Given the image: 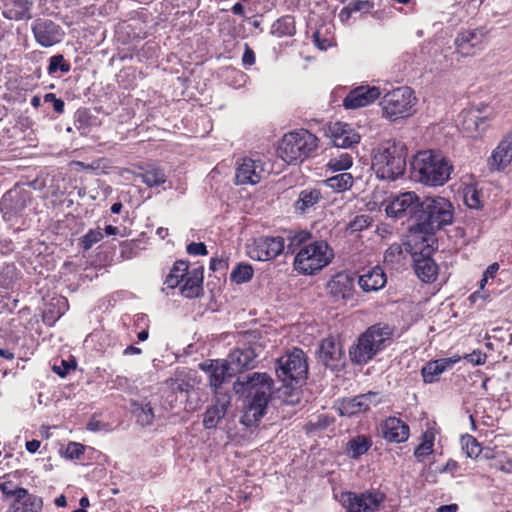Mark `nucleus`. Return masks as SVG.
Segmentation results:
<instances>
[{
    "mask_svg": "<svg viewBox=\"0 0 512 512\" xmlns=\"http://www.w3.org/2000/svg\"><path fill=\"white\" fill-rule=\"evenodd\" d=\"M381 95L380 89L376 86L361 85L352 89L343 100L346 109H357L365 107L377 100Z\"/></svg>",
    "mask_w": 512,
    "mask_h": 512,
    "instance_id": "dca6fc26",
    "label": "nucleus"
},
{
    "mask_svg": "<svg viewBox=\"0 0 512 512\" xmlns=\"http://www.w3.org/2000/svg\"><path fill=\"white\" fill-rule=\"evenodd\" d=\"M328 166L335 171L347 170L352 166V157L348 153H342L330 159Z\"/></svg>",
    "mask_w": 512,
    "mask_h": 512,
    "instance_id": "de8ad7c7",
    "label": "nucleus"
},
{
    "mask_svg": "<svg viewBox=\"0 0 512 512\" xmlns=\"http://www.w3.org/2000/svg\"><path fill=\"white\" fill-rule=\"evenodd\" d=\"M187 268V261L183 259L177 260L171 269L170 274L166 277L164 282L165 287L162 288V291L168 295L169 293L166 291L167 289L176 288L184 279V272L187 271Z\"/></svg>",
    "mask_w": 512,
    "mask_h": 512,
    "instance_id": "e433bc0d",
    "label": "nucleus"
},
{
    "mask_svg": "<svg viewBox=\"0 0 512 512\" xmlns=\"http://www.w3.org/2000/svg\"><path fill=\"white\" fill-rule=\"evenodd\" d=\"M71 66L65 61L64 56L61 54L54 55L49 59V65L47 68L48 74L52 75L58 70L66 74L70 71Z\"/></svg>",
    "mask_w": 512,
    "mask_h": 512,
    "instance_id": "a18cd8bd",
    "label": "nucleus"
},
{
    "mask_svg": "<svg viewBox=\"0 0 512 512\" xmlns=\"http://www.w3.org/2000/svg\"><path fill=\"white\" fill-rule=\"evenodd\" d=\"M343 350L339 341L333 337L325 338L319 346V359L331 369H336L342 364Z\"/></svg>",
    "mask_w": 512,
    "mask_h": 512,
    "instance_id": "a211bd4d",
    "label": "nucleus"
},
{
    "mask_svg": "<svg viewBox=\"0 0 512 512\" xmlns=\"http://www.w3.org/2000/svg\"><path fill=\"white\" fill-rule=\"evenodd\" d=\"M41 508L40 498L28 495L25 489H19L18 498L10 506L8 512H40Z\"/></svg>",
    "mask_w": 512,
    "mask_h": 512,
    "instance_id": "7c9ffc66",
    "label": "nucleus"
},
{
    "mask_svg": "<svg viewBox=\"0 0 512 512\" xmlns=\"http://www.w3.org/2000/svg\"><path fill=\"white\" fill-rule=\"evenodd\" d=\"M182 282L183 285L180 287L182 296L189 299L199 297L203 291V267L194 266L190 268L188 266L187 271L184 272Z\"/></svg>",
    "mask_w": 512,
    "mask_h": 512,
    "instance_id": "aec40b11",
    "label": "nucleus"
},
{
    "mask_svg": "<svg viewBox=\"0 0 512 512\" xmlns=\"http://www.w3.org/2000/svg\"><path fill=\"white\" fill-rule=\"evenodd\" d=\"M186 252L189 255L195 256H205L208 253L206 245L202 242H191L190 244L187 245Z\"/></svg>",
    "mask_w": 512,
    "mask_h": 512,
    "instance_id": "5fc2aeb1",
    "label": "nucleus"
},
{
    "mask_svg": "<svg viewBox=\"0 0 512 512\" xmlns=\"http://www.w3.org/2000/svg\"><path fill=\"white\" fill-rule=\"evenodd\" d=\"M512 161V129L503 137L487 160L490 171H503Z\"/></svg>",
    "mask_w": 512,
    "mask_h": 512,
    "instance_id": "2eb2a0df",
    "label": "nucleus"
},
{
    "mask_svg": "<svg viewBox=\"0 0 512 512\" xmlns=\"http://www.w3.org/2000/svg\"><path fill=\"white\" fill-rule=\"evenodd\" d=\"M453 220L454 207L448 199L441 196L425 197L416 224H409V235L403 248L392 245L384 256H394L396 252L402 254L403 249L410 256H432L438 246L435 233L451 225Z\"/></svg>",
    "mask_w": 512,
    "mask_h": 512,
    "instance_id": "f257e3e1",
    "label": "nucleus"
},
{
    "mask_svg": "<svg viewBox=\"0 0 512 512\" xmlns=\"http://www.w3.org/2000/svg\"><path fill=\"white\" fill-rule=\"evenodd\" d=\"M234 389L237 393L247 392L251 397L241 417V423L247 427L257 425L266 413L273 389L272 378L267 373L254 372L238 378Z\"/></svg>",
    "mask_w": 512,
    "mask_h": 512,
    "instance_id": "f03ea898",
    "label": "nucleus"
},
{
    "mask_svg": "<svg viewBox=\"0 0 512 512\" xmlns=\"http://www.w3.org/2000/svg\"><path fill=\"white\" fill-rule=\"evenodd\" d=\"M372 223V218L369 215H358L350 223L348 228L351 232L362 231L369 227Z\"/></svg>",
    "mask_w": 512,
    "mask_h": 512,
    "instance_id": "8fccbe9b",
    "label": "nucleus"
},
{
    "mask_svg": "<svg viewBox=\"0 0 512 512\" xmlns=\"http://www.w3.org/2000/svg\"><path fill=\"white\" fill-rule=\"evenodd\" d=\"M330 295L336 300H348L353 296L354 277L347 273H338L327 284Z\"/></svg>",
    "mask_w": 512,
    "mask_h": 512,
    "instance_id": "5701e85b",
    "label": "nucleus"
},
{
    "mask_svg": "<svg viewBox=\"0 0 512 512\" xmlns=\"http://www.w3.org/2000/svg\"><path fill=\"white\" fill-rule=\"evenodd\" d=\"M327 185L336 191H345L353 184V177L350 173H340L326 180Z\"/></svg>",
    "mask_w": 512,
    "mask_h": 512,
    "instance_id": "a19ab883",
    "label": "nucleus"
},
{
    "mask_svg": "<svg viewBox=\"0 0 512 512\" xmlns=\"http://www.w3.org/2000/svg\"><path fill=\"white\" fill-rule=\"evenodd\" d=\"M133 414L137 423L142 426L151 425L154 419V411L150 402H134L132 404Z\"/></svg>",
    "mask_w": 512,
    "mask_h": 512,
    "instance_id": "58836bf2",
    "label": "nucleus"
},
{
    "mask_svg": "<svg viewBox=\"0 0 512 512\" xmlns=\"http://www.w3.org/2000/svg\"><path fill=\"white\" fill-rule=\"evenodd\" d=\"M490 297V294L487 292V291H484V290H478V291H475L473 292L470 296H469V301L472 303V304H475L477 303L479 300H481L482 302H485L489 299Z\"/></svg>",
    "mask_w": 512,
    "mask_h": 512,
    "instance_id": "052dcab7",
    "label": "nucleus"
},
{
    "mask_svg": "<svg viewBox=\"0 0 512 512\" xmlns=\"http://www.w3.org/2000/svg\"><path fill=\"white\" fill-rule=\"evenodd\" d=\"M392 328L388 324L377 323L361 334L355 344L349 349L350 359L355 364H366L385 348L391 340Z\"/></svg>",
    "mask_w": 512,
    "mask_h": 512,
    "instance_id": "39448f33",
    "label": "nucleus"
},
{
    "mask_svg": "<svg viewBox=\"0 0 512 512\" xmlns=\"http://www.w3.org/2000/svg\"><path fill=\"white\" fill-rule=\"evenodd\" d=\"M273 32L279 37L293 35L295 33L294 18L291 16H284L278 19L273 24Z\"/></svg>",
    "mask_w": 512,
    "mask_h": 512,
    "instance_id": "79ce46f5",
    "label": "nucleus"
},
{
    "mask_svg": "<svg viewBox=\"0 0 512 512\" xmlns=\"http://www.w3.org/2000/svg\"><path fill=\"white\" fill-rule=\"evenodd\" d=\"M342 499L346 512H377L385 496L379 491L367 490L361 493L346 492Z\"/></svg>",
    "mask_w": 512,
    "mask_h": 512,
    "instance_id": "9b49d317",
    "label": "nucleus"
},
{
    "mask_svg": "<svg viewBox=\"0 0 512 512\" xmlns=\"http://www.w3.org/2000/svg\"><path fill=\"white\" fill-rule=\"evenodd\" d=\"M372 446V440L365 435L350 439L346 445V453L350 458L357 459L367 453Z\"/></svg>",
    "mask_w": 512,
    "mask_h": 512,
    "instance_id": "c9c22d12",
    "label": "nucleus"
},
{
    "mask_svg": "<svg viewBox=\"0 0 512 512\" xmlns=\"http://www.w3.org/2000/svg\"><path fill=\"white\" fill-rule=\"evenodd\" d=\"M465 202L469 208L478 209L481 207L479 195L475 190L465 195Z\"/></svg>",
    "mask_w": 512,
    "mask_h": 512,
    "instance_id": "4d7b16f0",
    "label": "nucleus"
},
{
    "mask_svg": "<svg viewBox=\"0 0 512 512\" xmlns=\"http://www.w3.org/2000/svg\"><path fill=\"white\" fill-rule=\"evenodd\" d=\"M313 39H314V43L315 45L321 49V50H326L330 45L331 43L329 42V40L327 39H321L320 37V32L319 31H316L314 34H313Z\"/></svg>",
    "mask_w": 512,
    "mask_h": 512,
    "instance_id": "0e129e2a",
    "label": "nucleus"
},
{
    "mask_svg": "<svg viewBox=\"0 0 512 512\" xmlns=\"http://www.w3.org/2000/svg\"><path fill=\"white\" fill-rule=\"evenodd\" d=\"M85 450L84 445L77 442H69L64 450V457L70 460L79 459Z\"/></svg>",
    "mask_w": 512,
    "mask_h": 512,
    "instance_id": "3c124183",
    "label": "nucleus"
},
{
    "mask_svg": "<svg viewBox=\"0 0 512 512\" xmlns=\"http://www.w3.org/2000/svg\"><path fill=\"white\" fill-rule=\"evenodd\" d=\"M203 371L208 374L210 386L217 389L234 373L225 360H210L200 364Z\"/></svg>",
    "mask_w": 512,
    "mask_h": 512,
    "instance_id": "4be33fe9",
    "label": "nucleus"
},
{
    "mask_svg": "<svg viewBox=\"0 0 512 512\" xmlns=\"http://www.w3.org/2000/svg\"><path fill=\"white\" fill-rule=\"evenodd\" d=\"M414 271L424 283H433L438 276L439 267L434 258H415Z\"/></svg>",
    "mask_w": 512,
    "mask_h": 512,
    "instance_id": "473e14b6",
    "label": "nucleus"
},
{
    "mask_svg": "<svg viewBox=\"0 0 512 512\" xmlns=\"http://www.w3.org/2000/svg\"><path fill=\"white\" fill-rule=\"evenodd\" d=\"M386 281L385 273L379 266L373 267L358 278V284L364 292L378 291L385 286Z\"/></svg>",
    "mask_w": 512,
    "mask_h": 512,
    "instance_id": "cd10ccee",
    "label": "nucleus"
},
{
    "mask_svg": "<svg viewBox=\"0 0 512 512\" xmlns=\"http://www.w3.org/2000/svg\"><path fill=\"white\" fill-rule=\"evenodd\" d=\"M331 263V258H294V269L304 275H314Z\"/></svg>",
    "mask_w": 512,
    "mask_h": 512,
    "instance_id": "72a5a7b5",
    "label": "nucleus"
},
{
    "mask_svg": "<svg viewBox=\"0 0 512 512\" xmlns=\"http://www.w3.org/2000/svg\"><path fill=\"white\" fill-rule=\"evenodd\" d=\"M87 430L91 432H99L108 430V424L104 423L100 420H97L95 417H92L89 422L87 423Z\"/></svg>",
    "mask_w": 512,
    "mask_h": 512,
    "instance_id": "13d9d810",
    "label": "nucleus"
},
{
    "mask_svg": "<svg viewBox=\"0 0 512 512\" xmlns=\"http://www.w3.org/2000/svg\"><path fill=\"white\" fill-rule=\"evenodd\" d=\"M22 209V206L13 205V196L11 192L6 193L1 200V210L5 214L14 215L17 214Z\"/></svg>",
    "mask_w": 512,
    "mask_h": 512,
    "instance_id": "603ef678",
    "label": "nucleus"
},
{
    "mask_svg": "<svg viewBox=\"0 0 512 512\" xmlns=\"http://www.w3.org/2000/svg\"><path fill=\"white\" fill-rule=\"evenodd\" d=\"M0 489L5 495H16L18 497V490L20 488H15L10 481H2L0 482Z\"/></svg>",
    "mask_w": 512,
    "mask_h": 512,
    "instance_id": "680f3d73",
    "label": "nucleus"
},
{
    "mask_svg": "<svg viewBox=\"0 0 512 512\" xmlns=\"http://www.w3.org/2000/svg\"><path fill=\"white\" fill-rule=\"evenodd\" d=\"M461 444H462V449L465 451L466 455L470 458L477 457L481 452L480 444L471 435L463 436L461 438Z\"/></svg>",
    "mask_w": 512,
    "mask_h": 512,
    "instance_id": "49530a36",
    "label": "nucleus"
},
{
    "mask_svg": "<svg viewBox=\"0 0 512 512\" xmlns=\"http://www.w3.org/2000/svg\"><path fill=\"white\" fill-rule=\"evenodd\" d=\"M255 53L248 44L244 46V53L242 56V64L244 66H251L255 63Z\"/></svg>",
    "mask_w": 512,
    "mask_h": 512,
    "instance_id": "bf43d9fd",
    "label": "nucleus"
},
{
    "mask_svg": "<svg viewBox=\"0 0 512 512\" xmlns=\"http://www.w3.org/2000/svg\"><path fill=\"white\" fill-rule=\"evenodd\" d=\"M264 173L263 163L260 160L251 158H244L242 163L236 169V184H257L261 181L262 174Z\"/></svg>",
    "mask_w": 512,
    "mask_h": 512,
    "instance_id": "f3484780",
    "label": "nucleus"
},
{
    "mask_svg": "<svg viewBox=\"0 0 512 512\" xmlns=\"http://www.w3.org/2000/svg\"><path fill=\"white\" fill-rule=\"evenodd\" d=\"M490 466L491 468L502 471L504 473H512V463L509 461L503 463L502 461L496 460L492 462Z\"/></svg>",
    "mask_w": 512,
    "mask_h": 512,
    "instance_id": "e2e57ef3",
    "label": "nucleus"
},
{
    "mask_svg": "<svg viewBox=\"0 0 512 512\" xmlns=\"http://www.w3.org/2000/svg\"><path fill=\"white\" fill-rule=\"evenodd\" d=\"M329 130L333 144L338 148H350L360 141V135L350 124L337 122Z\"/></svg>",
    "mask_w": 512,
    "mask_h": 512,
    "instance_id": "6ab92c4d",
    "label": "nucleus"
},
{
    "mask_svg": "<svg viewBox=\"0 0 512 512\" xmlns=\"http://www.w3.org/2000/svg\"><path fill=\"white\" fill-rule=\"evenodd\" d=\"M485 33L482 29H472L460 32L455 45L462 56H473L484 48Z\"/></svg>",
    "mask_w": 512,
    "mask_h": 512,
    "instance_id": "4468645a",
    "label": "nucleus"
},
{
    "mask_svg": "<svg viewBox=\"0 0 512 512\" xmlns=\"http://www.w3.org/2000/svg\"><path fill=\"white\" fill-rule=\"evenodd\" d=\"M416 97L410 87L402 86L387 92L380 100L382 115L391 122L414 113Z\"/></svg>",
    "mask_w": 512,
    "mask_h": 512,
    "instance_id": "0eeeda50",
    "label": "nucleus"
},
{
    "mask_svg": "<svg viewBox=\"0 0 512 512\" xmlns=\"http://www.w3.org/2000/svg\"><path fill=\"white\" fill-rule=\"evenodd\" d=\"M435 436L433 432L426 431L422 435V442L418 445L414 451V455L417 458H423L430 455L433 452Z\"/></svg>",
    "mask_w": 512,
    "mask_h": 512,
    "instance_id": "37998d69",
    "label": "nucleus"
},
{
    "mask_svg": "<svg viewBox=\"0 0 512 512\" xmlns=\"http://www.w3.org/2000/svg\"><path fill=\"white\" fill-rule=\"evenodd\" d=\"M255 357L256 355L251 349H236L229 354L228 359L225 361L235 375L243 369L251 367Z\"/></svg>",
    "mask_w": 512,
    "mask_h": 512,
    "instance_id": "c85d7f7f",
    "label": "nucleus"
},
{
    "mask_svg": "<svg viewBox=\"0 0 512 512\" xmlns=\"http://www.w3.org/2000/svg\"><path fill=\"white\" fill-rule=\"evenodd\" d=\"M458 359L443 358L428 362L421 370V374L425 383H433L438 377L452 367Z\"/></svg>",
    "mask_w": 512,
    "mask_h": 512,
    "instance_id": "c756f323",
    "label": "nucleus"
},
{
    "mask_svg": "<svg viewBox=\"0 0 512 512\" xmlns=\"http://www.w3.org/2000/svg\"><path fill=\"white\" fill-rule=\"evenodd\" d=\"M486 120H487L486 117L480 116V110H478L477 112L469 111L463 117V121H462L463 130H465L471 134H474V133L480 134L481 132H483L485 130V127H481V125L483 123H485Z\"/></svg>",
    "mask_w": 512,
    "mask_h": 512,
    "instance_id": "4c0bfd02",
    "label": "nucleus"
},
{
    "mask_svg": "<svg viewBox=\"0 0 512 512\" xmlns=\"http://www.w3.org/2000/svg\"><path fill=\"white\" fill-rule=\"evenodd\" d=\"M452 171L451 161L432 150L418 152L411 162V177L427 186H442Z\"/></svg>",
    "mask_w": 512,
    "mask_h": 512,
    "instance_id": "7ed1b4c3",
    "label": "nucleus"
},
{
    "mask_svg": "<svg viewBox=\"0 0 512 512\" xmlns=\"http://www.w3.org/2000/svg\"><path fill=\"white\" fill-rule=\"evenodd\" d=\"M322 199L323 196L319 189H304L299 193L298 199L293 204L294 211L299 215L308 214L316 209Z\"/></svg>",
    "mask_w": 512,
    "mask_h": 512,
    "instance_id": "393cba45",
    "label": "nucleus"
},
{
    "mask_svg": "<svg viewBox=\"0 0 512 512\" xmlns=\"http://www.w3.org/2000/svg\"><path fill=\"white\" fill-rule=\"evenodd\" d=\"M308 373L307 357L302 349L294 348L278 358L276 375L285 386L298 385Z\"/></svg>",
    "mask_w": 512,
    "mask_h": 512,
    "instance_id": "6e6552de",
    "label": "nucleus"
},
{
    "mask_svg": "<svg viewBox=\"0 0 512 512\" xmlns=\"http://www.w3.org/2000/svg\"><path fill=\"white\" fill-rule=\"evenodd\" d=\"M498 270H499V264L493 263L487 267V269L484 271L483 275L488 279L494 278L495 275L497 274Z\"/></svg>",
    "mask_w": 512,
    "mask_h": 512,
    "instance_id": "338daca9",
    "label": "nucleus"
},
{
    "mask_svg": "<svg viewBox=\"0 0 512 512\" xmlns=\"http://www.w3.org/2000/svg\"><path fill=\"white\" fill-rule=\"evenodd\" d=\"M467 357L471 363L476 364V365L483 364L485 362V358H486L485 355H483L481 353H475V352L472 354H469Z\"/></svg>",
    "mask_w": 512,
    "mask_h": 512,
    "instance_id": "69168bd1",
    "label": "nucleus"
},
{
    "mask_svg": "<svg viewBox=\"0 0 512 512\" xmlns=\"http://www.w3.org/2000/svg\"><path fill=\"white\" fill-rule=\"evenodd\" d=\"M317 137L307 130L285 134L278 148L279 156L288 164L302 162L317 148Z\"/></svg>",
    "mask_w": 512,
    "mask_h": 512,
    "instance_id": "423d86ee",
    "label": "nucleus"
},
{
    "mask_svg": "<svg viewBox=\"0 0 512 512\" xmlns=\"http://www.w3.org/2000/svg\"><path fill=\"white\" fill-rule=\"evenodd\" d=\"M32 0H3L2 14L6 19L21 21L32 18Z\"/></svg>",
    "mask_w": 512,
    "mask_h": 512,
    "instance_id": "b1692460",
    "label": "nucleus"
},
{
    "mask_svg": "<svg viewBox=\"0 0 512 512\" xmlns=\"http://www.w3.org/2000/svg\"><path fill=\"white\" fill-rule=\"evenodd\" d=\"M422 200L413 192H403L393 196L385 207L386 215L395 220L410 221L416 224L417 214L420 213Z\"/></svg>",
    "mask_w": 512,
    "mask_h": 512,
    "instance_id": "1a4fd4ad",
    "label": "nucleus"
},
{
    "mask_svg": "<svg viewBox=\"0 0 512 512\" xmlns=\"http://www.w3.org/2000/svg\"><path fill=\"white\" fill-rule=\"evenodd\" d=\"M381 402V396L377 392L369 391L357 395L353 398H347L340 402L339 412L343 416H352L358 413L366 412L371 407H375Z\"/></svg>",
    "mask_w": 512,
    "mask_h": 512,
    "instance_id": "ddd939ff",
    "label": "nucleus"
},
{
    "mask_svg": "<svg viewBox=\"0 0 512 512\" xmlns=\"http://www.w3.org/2000/svg\"><path fill=\"white\" fill-rule=\"evenodd\" d=\"M68 310V301L65 297L56 296L46 304L43 311V321L52 326Z\"/></svg>",
    "mask_w": 512,
    "mask_h": 512,
    "instance_id": "2f4dec72",
    "label": "nucleus"
},
{
    "mask_svg": "<svg viewBox=\"0 0 512 512\" xmlns=\"http://www.w3.org/2000/svg\"><path fill=\"white\" fill-rule=\"evenodd\" d=\"M75 367L76 365L74 362L69 363L68 361L61 360L60 365H53V371L60 377L64 378L68 374V372L72 369H75Z\"/></svg>",
    "mask_w": 512,
    "mask_h": 512,
    "instance_id": "6e6d98bb",
    "label": "nucleus"
},
{
    "mask_svg": "<svg viewBox=\"0 0 512 512\" xmlns=\"http://www.w3.org/2000/svg\"><path fill=\"white\" fill-rule=\"evenodd\" d=\"M229 404L230 397L227 394L219 395L216 403L208 408L204 414V427L206 429L215 428L219 421L225 416Z\"/></svg>",
    "mask_w": 512,
    "mask_h": 512,
    "instance_id": "bb28decb",
    "label": "nucleus"
},
{
    "mask_svg": "<svg viewBox=\"0 0 512 512\" xmlns=\"http://www.w3.org/2000/svg\"><path fill=\"white\" fill-rule=\"evenodd\" d=\"M285 248L284 238L277 237H262L256 241V250L258 255L265 254V256H280Z\"/></svg>",
    "mask_w": 512,
    "mask_h": 512,
    "instance_id": "f704fd0d",
    "label": "nucleus"
},
{
    "mask_svg": "<svg viewBox=\"0 0 512 512\" xmlns=\"http://www.w3.org/2000/svg\"><path fill=\"white\" fill-rule=\"evenodd\" d=\"M374 8V3L370 0H353L345 7L344 13L351 15L354 12H370Z\"/></svg>",
    "mask_w": 512,
    "mask_h": 512,
    "instance_id": "09e8293b",
    "label": "nucleus"
},
{
    "mask_svg": "<svg viewBox=\"0 0 512 512\" xmlns=\"http://www.w3.org/2000/svg\"><path fill=\"white\" fill-rule=\"evenodd\" d=\"M253 276V269L248 264H239L231 272V280L237 284L248 282Z\"/></svg>",
    "mask_w": 512,
    "mask_h": 512,
    "instance_id": "c03bdc74",
    "label": "nucleus"
},
{
    "mask_svg": "<svg viewBox=\"0 0 512 512\" xmlns=\"http://www.w3.org/2000/svg\"><path fill=\"white\" fill-rule=\"evenodd\" d=\"M105 163H106L105 159H98V160H95V161L91 162L90 164L86 165L85 168L90 169V170H99V169L105 168Z\"/></svg>",
    "mask_w": 512,
    "mask_h": 512,
    "instance_id": "774afa93",
    "label": "nucleus"
},
{
    "mask_svg": "<svg viewBox=\"0 0 512 512\" xmlns=\"http://www.w3.org/2000/svg\"><path fill=\"white\" fill-rule=\"evenodd\" d=\"M45 102L52 103L53 109L56 113L62 114L64 112L65 103L62 99L57 98L54 93H47L43 97Z\"/></svg>",
    "mask_w": 512,
    "mask_h": 512,
    "instance_id": "864d4df0",
    "label": "nucleus"
},
{
    "mask_svg": "<svg viewBox=\"0 0 512 512\" xmlns=\"http://www.w3.org/2000/svg\"><path fill=\"white\" fill-rule=\"evenodd\" d=\"M407 148L400 141H385L374 150L372 167L378 178L396 180L406 170Z\"/></svg>",
    "mask_w": 512,
    "mask_h": 512,
    "instance_id": "20e7f679",
    "label": "nucleus"
},
{
    "mask_svg": "<svg viewBox=\"0 0 512 512\" xmlns=\"http://www.w3.org/2000/svg\"><path fill=\"white\" fill-rule=\"evenodd\" d=\"M288 253L295 256H327L330 250L325 240L315 237L311 232L301 230L288 237Z\"/></svg>",
    "mask_w": 512,
    "mask_h": 512,
    "instance_id": "9d476101",
    "label": "nucleus"
},
{
    "mask_svg": "<svg viewBox=\"0 0 512 512\" xmlns=\"http://www.w3.org/2000/svg\"><path fill=\"white\" fill-rule=\"evenodd\" d=\"M31 30L35 41L44 48H49L62 42L65 37L63 28L46 18L35 19L32 22Z\"/></svg>",
    "mask_w": 512,
    "mask_h": 512,
    "instance_id": "f8f14e48",
    "label": "nucleus"
},
{
    "mask_svg": "<svg viewBox=\"0 0 512 512\" xmlns=\"http://www.w3.org/2000/svg\"><path fill=\"white\" fill-rule=\"evenodd\" d=\"M383 438L391 443H402L409 438V426L397 417H389L381 425Z\"/></svg>",
    "mask_w": 512,
    "mask_h": 512,
    "instance_id": "412c9836",
    "label": "nucleus"
},
{
    "mask_svg": "<svg viewBox=\"0 0 512 512\" xmlns=\"http://www.w3.org/2000/svg\"><path fill=\"white\" fill-rule=\"evenodd\" d=\"M133 174L135 177L140 178L149 188L158 187L167 181L164 169L155 164L139 166L138 171L133 172Z\"/></svg>",
    "mask_w": 512,
    "mask_h": 512,
    "instance_id": "a878e982",
    "label": "nucleus"
},
{
    "mask_svg": "<svg viewBox=\"0 0 512 512\" xmlns=\"http://www.w3.org/2000/svg\"><path fill=\"white\" fill-rule=\"evenodd\" d=\"M104 238V232L100 227L89 229L82 237L78 239V246L84 251L91 249L95 244Z\"/></svg>",
    "mask_w": 512,
    "mask_h": 512,
    "instance_id": "ea45409f",
    "label": "nucleus"
}]
</instances>
